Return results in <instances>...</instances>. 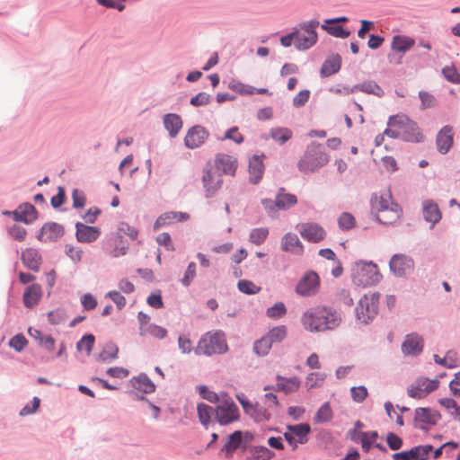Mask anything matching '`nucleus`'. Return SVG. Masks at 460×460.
I'll list each match as a JSON object with an SVG mask.
<instances>
[{"label": "nucleus", "instance_id": "1", "mask_svg": "<svg viewBox=\"0 0 460 460\" xmlns=\"http://www.w3.org/2000/svg\"><path fill=\"white\" fill-rule=\"evenodd\" d=\"M301 323L311 332L333 331L340 326L341 316L333 307L316 306L302 314Z\"/></svg>", "mask_w": 460, "mask_h": 460}, {"label": "nucleus", "instance_id": "2", "mask_svg": "<svg viewBox=\"0 0 460 460\" xmlns=\"http://www.w3.org/2000/svg\"><path fill=\"white\" fill-rule=\"evenodd\" d=\"M370 204L372 210L376 211L375 219L381 225H390L401 217L402 208L393 200L389 190L373 194Z\"/></svg>", "mask_w": 460, "mask_h": 460}, {"label": "nucleus", "instance_id": "3", "mask_svg": "<svg viewBox=\"0 0 460 460\" xmlns=\"http://www.w3.org/2000/svg\"><path fill=\"white\" fill-rule=\"evenodd\" d=\"M328 162L329 155L326 154L324 146L312 142L298 161L297 168L303 173H311L324 166Z\"/></svg>", "mask_w": 460, "mask_h": 460}, {"label": "nucleus", "instance_id": "4", "mask_svg": "<svg viewBox=\"0 0 460 460\" xmlns=\"http://www.w3.org/2000/svg\"><path fill=\"white\" fill-rule=\"evenodd\" d=\"M228 350L225 333L222 331L208 332L199 339L194 351L197 355L212 356Z\"/></svg>", "mask_w": 460, "mask_h": 460}, {"label": "nucleus", "instance_id": "5", "mask_svg": "<svg viewBox=\"0 0 460 460\" xmlns=\"http://www.w3.org/2000/svg\"><path fill=\"white\" fill-rule=\"evenodd\" d=\"M351 278L356 286L366 288L377 284L382 275L374 262L359 261L352 268Z\"/></svg>", "mask_w": 460, "mask_h": 460}, {"label": "nucleus", "instance_id": "6", "mask_svg": "<svg viewBox=\"0 0 460 460\" xmlns=\"http://www.w3.org/2000/svg\"><path fill=\"white\" fill-rule=\"evenodd\" d=\"M379 298L380 294L378 292H369L360 297L355 307L357 322L364 325L373 322L378 314Z\"/></svg>", "mask_w": 460, "mask_h": 460}, {"label": "nucleus", "instance_id": "7", "mask_svg": "<svg viewBox=\"0 0 460 460\" xmlns=\"http://www.w3.org/2000/svg\"><path fill=\"white\" fill-rule=\"evenodd\" d=\"M387 127L400 128L401 139L406 142L420 143L423 140V135L419 126L409 117L403 114L390 116Z\"/></svg>", "mask_w": 460, "mask_h": 460}, {"label": "nucleus", "instance_id": "8", "mask_svg": "<svg viewBox=\"0 0 460 460\" xmlns=\"http://www.w3.org/2000/svg\"><path fill=\"white\" fill-rule=\"evenodd\" d=\"M320 22L316 19L302 22L297 25V36L295 48L298 50H306L312 48L318 40L316 28Z\"/></svg>", "mask_w": 460, "mask_h": 460}, {"label": "nucleus", "instance_id": "9", "mask_svg": "<svg viewBox=\"0 0 460 460\" xmlns=\"http://www.w3.org/2000/svg\"><path fill=\"white\" fill-rule=\"evenodd\" d=\"M414 268V260L404 253L394 254L389 261V269L392 274L397 278H407L413 272Z\"/></svg>", "mask_w": 460, "mask_h": 460}, {"label": "nucleus", "instance_id": "10", "mask_svg": "<svg viewBox=\"0 0 460 460\" xmlns=\"http://www.w3.org/2000/svg\"><path fill=\"white\" fill-rule=\"evenodd\" d=\"M239 410L232 399H226L215 409L216 420L220 425H227L239 419Z\"/></svg>", "mask_w": 460, "mask_h": 460}, {"label": "nucleus", "instance_id": "11", "mask_svg": "<svg viewBox=\"0 0 460 460\" xmlns=\"http://www.w3.org/2000/svg\"><path fill=\"white\" fill-rule=\"evenodd\" d=\"M320 288V279L316 272L309 270L305 272L297 282L295 291L301 296H314Z\"/></svg>", "mask_w": 460, "mask_h": 460}, {"label": "nucleus", "instance_id": "12", "mask_svg": "<svg viewBox=\"0 0 460 460\" xmlns=\"http://www.w3.org/2000/svg\"><path fill=\"white\" fill-rule=\"evenodd\" d=\"M209 137V132L201 125L190 128L184 137V145L189 149L200 147Z\"/></svg>", "mask_w": 460, "mask_h": 460}, {"label": "nucleus", "instance_id": "13", "mask_svg": "<svg viewBox=\"0 0 460 460\" xmlns=\"http://www.w3.org/2000/svg\"><path fill=\"white\" fill-rule=\"evenodd\" d=\"M432 450L431 445H420L407 451L394 453L392 457L394 460H428Z\"/></svg>", "mask_w": 460, "mask_h": 460}, {"label": "nucleus", "instance_id": "14", "mask_svg": "<svg viewBox=\"0 0 460 460\" xmlns=\"http://www.w3.org/2000/svg\"><path fill=\"white\" fill-rule=\"evenodd\" d=\"M423 348L424 340L416 332L407 334L401 346L403 355L410 357L419 356L423 351Z\"/></svg>", "mask_w": 460, "mask_h": 460}, {"label": "nucleus", "instance_id": "15", "mask_svg": "<svg viewBox=\"0 0 460 460\" xmlns=\"http://www.w3.org/2000/svg\"><path fill=\"white\" fill-rule=\"evenodd\" d=\"M202 182L206 198H211L221 188L223 180L217 171L208 169L203 171Z\"/></svg>", "mask_w": 460, "mask_h": 460}, {"label": "nucleus", "instance_id": "16", "mask_svg": "<svg viewBox=\"0 0 460 460\" xmlns=\"http://www.w3.org/2000/svg\"><path fill=\"white\" fill-rule=\"evenodd\" d=\"M299 234L307 242L317 243L326 236L324 228L317 223L308 222L300 226Z\"/></svg>", "mask_w": 460, "mask_h": 460}, {"label": "nucleus", "instance_id": "17", "mask_svg": "<svg viewBox=\"0 0 460 460\" xmlns=\"http://www.w3.org/2000/svg\"><path fill=\"white\" fill-rule=\"evenodd\" d=\"M440 419V413L431 408L419 407L415 409V427L420 429H424L422 424L436 425Z\"/></svg>", "mask_w": 460, "mask_h": 460}, {"label": "nucleus", "instance_id": "18", "mask_svg": "<svg viewBox=\"0 0 460 460\" xmlns=\"http://www.w3.org/2000/svg\"><path fill=\"white\" fill-rule=\"evenodd\" d=\"M277 384L275 385L264 386V391L274 390L275 392H284L285 394H291L296 392L300 387V380L296 376L284 377L280 375L276 376Z\"/></svg>", "mask_w": 460, "mask_h": 460}, {"label": "nucleus", "instance_id": "19", "mask_svg": "<svg viewBox=\"0 0 460 460\" xmlns=\"http://www.w3.org/2000/svg\"><path fill=\"white\" fill-rule=\"evenodd\" d=\"M64 233L63 226L55 222H49L42 226L37 235V239L44 243L53 242L60 238Z\"/></svg>", "mask_w": 460, "mask_h": 460}, {"label": "nucleus", "instance_id": "20", "mask_svg": "<svg viewBox=\"0 0 460 460\" xmlns=\"http://www.w3.org/2000/svg\"><path fill=\"white\" fill-rule=\"evenodd\" d=\"M75 237L77 242L90 243L98 239L101 231L98 227L84 225L81 222L75 224Z\"/></svg>", "mask_w": 460, "mask_h": 460}, {"label": "nucleus", "instance_id": "21", "mask_svg": "<svg viewBox=\"0 0 460 460\" xmlns=\"http://www.w3.org/2000/svg\"><path fill=\"white\" fill-rule=\"evenodd\" d=\"M422 214L426 222L430 223L432 229L442 218L438 205L433 199H425L422 202Z\"/></svg>", "mask_w": 460, "mask_h": 460}, {"label": "nucleus", "instance_id": "22", "mask_svg": "<svg viewBox=\"0 0 460 460\" xmlns=\"http://www.w3.org/2000/svg\"><path fill=\"white\" fill-rule=\"evenodd\" d=\"M453 145V128L449 125L444 126L437 134L436 146L441 155L449 152Z\"/></svg>", "mask_w": 460, "mask_h": 460}, {"label": "nucleus", "instance_id": "23", "mask_svg": "<svg viewBox=\"0 0 460 460\" xmlns=\"http://www.w3.org/2000/svg\"><path fill=\"white\" fill-rule=\"evenodd\" d=\"M21 260L29 270L38 272L41 265V254L37 249L27 248L22 252Z\"/></svg>", "mask_w": 460, "mask_h": 460}, {"label": "nucleus", "instance_id": "24", "mask_svg": "<svg viewBox=\"0 0 460 460\" xmlns=\"http://www.w3.org/2000/svg\"><path fill=\"white\" fill-rule=\"evenodd\" d=\"M262 157L263 155H253L249 159V182L252 184H258L262 178L264 172Z\"/></svg>", "mask_w": 460, "mask_h": 460}, {"label": "nucleus", "instance_id": "25", "mask_svg": "<svg viewBox=\"0 0 460 460\" xmlns=\"http://www.w3.org/2000/svg\"><path fill=\"white\" fill-rule=\"evenodd\" d=\"M281 249L287 252L301 254L304 252L303 243L298 236L293 233H287L281 238Z\"/></svg>", "mask_w": 460, "mask_h": 460}, {"label": "nucleus", "instance_id": "26", "mask_svg": "<svg viewBox=\"0 0 460 460\" xmlns=\"http://www.w3.org/2000/svg\"><path fill=\"white\" fill-rule=\"evenodd\" d=\"M163 124L168 131L171 138H174L182 128L183 122L180 115L176 113H167L163 117Z\"/></svg>", "mask_w": 460, "mask_h": 460}, {"label": "nucleus", "instance_id": "27", "mask_svg": "<svg viewBox=\"0 0 460 460\" xmlns=\"http://www.w3.org/2000/svg\"><path fill=\"white\" fill-rule=\"evenodd\" d=\"M42 296V289L39 284H31L25 288L22 296V302L27 308H33L37 305Z\"/></svg>", "mask_w": 460, "mask_h": 460}, {"label": "nucleus", "instance_id": "28", "mask_svg": "<svg viewBox=\"0 0 460 460\" xmlns=\"http://www.w3.org/2000/svg\"><path fill=\"white\" fill-rule=\"evenodd\" d=\"M215 165L217 168L216 171H221L229 175H234L237 168L236 160L225 154H219L217 155Z\"/></svg>", "mask_w": 460, "mask_h": 460}, {"label": "nucleus", "instance_id": "29", "mask_svg": "<svg viewBox=\"0 0 460 460\" xmlns=\"http://www.w3.org/2000/svg\"><path fill=\"white\" fill-rule=\"evenodd\" d=\"M344 90L345 94H350L355 91H361L363 93L374 94L378 97L384 95V90L374 81L363 82L354 85L351 88H345Z\"/></svg>", "mask_w": 460, "mask_h": 460}, {"label": "nucleus", "instance_id": "30", "mask_svg": "<svg viewBox=\"0 0 460 460\" xmlns=\"http://www.w3.org/2000/svg\"><path fill=\"white\" fill-rule=\"evenodd\" d=\"M29 335L33 338L39 346L43 348L45 350L51 352L55 349V340L50 335L42 333L40 330L30 327L28 329Z\"/></svg>", "mask_w": 460, "mask_h": 460}, {"label": "nucleus", "instance_id": "31", "mask_svg": "<svg viewBox=\"0 0 460 460\" xmlns=\"http://www.w3.org/2000/svg\"><path fill=\"white\" fill-rule=\"evenodd\" d=\"M341 66V57L339 54H333L324 60L320 74L323 77L331 76L340 71Z\"/></svg>", "mask_w": 460, "mask_h": 460}, {"label": "nucleus", "instance_id": "32", "mask_svg": "<svg viewBox=\"0 0 460 460\" xmlns=\"http://www.w3.org/2000/svg\"><path fill=\"white\" fill-rule=\"evenodd\" d=\"M276 198L278 199L279 208L288 210L297 203L296 195L287 192L286 189L281 187L278 190Z\"/></svg>", "mask_w": 460, "mask_h": 460}, {"label": "nucleus", "instance_id": "33", "mask_svg": "<svg viewBox=\"0 0 460 460\" xmlns=\"http://www.w3.org/2000/svg\"><path fill=\"white\" fill-rule=\"evenodd\" d=\"M243 443V431L235 430L228 436L227 442L224 445L221 451L226 454L227 457L232 456L234 452L241 447Z\"/></svg>", "mask_w": 460, "mask_h": 460}, {"label": "nucleus", "instance_id": "34", "mask_svg": "<svg viewBox=\"0 0 460 460\" xmlns=\"http://www.w3.org/2000/svg\"><path fill=\"white\" fill-rule=\"evenodd\" d=\"M287 429L300 444H305L307 442V437L311 431L310 426L306 423L288 425Z\"/></svg>", "mask_w": 460, "mask_h": 460}, {"label": "nucleus", "instance_id": "35", "mask_svg": "<svg viewBox=\"0 0 460 460\" xmlns=\"http://www.w3.org/2000/svg\"><path fill=\"white\" fill-rule=\"evenodd\" d=\"M131 383L135 389L144 394H151L155 390V384L146 374H140L138 376L133 377Z\"/></svg>", "mask_w": 460, "mask_h": 460}, {"label": "nucleus", "instance_id": "36", "mask_svg": "<svg viewBox=\"0 0 460 460\" xmlns=\"http://www.w3.org/2000/svg\"><path fill=\"white\" fill-rule=\"evenodd\" d=\"M415 44L412 38L402 35H395L393 37L391 48L396 52L405 53Z\"/></svg>", "mask_w": 460, "mask_h": 460}, {"label": "nucleus", "instance_id": "37", "mask_svg": "<svg viewBox=\"0 0 460 460\" xmlns=\"http://www.w3.org/2000/svg\"><path fill=\"white\" fill-rule=\"evenodd\" d=\"M293 137L292 130L284 128V127H277L272 128L270 130V137L272 138L279 145L282 146L287 143Z\"/></svg>", "mask_w": 460, "mask_h": 460}, {"label": "nucleus", "instance_id": "38", "mask_svg": "<svg viewBox=\"0 0 460 460\" xmlns=\"http://www.w3.org/2000/svg\"><path fill=\"white\" fill-rule=\"evenodd\" d=\"M128 251V243L123 239L120 234H116L114 237V246L110 250V255L113 258H118L125 255Z\"/></svg>", "mask_w": 460, "mask_h": 460}, {"label": "nucleus", "instance_id": "39", "mask_svg": "<svg viewBox=\"0 0 460 460\" xmlns=\"http://www.w3.org/2000/svg\"><path fill=\"white\" fill-rule=\"evenodd\" d=\"M197 411L201 425L205 427V429H208L211 415L215 412V409L206 403L200 402L197 406Z\"/></svg>", "mask_w": 460, "mask_h": 460}, {"label": "nucleus", "instance_id": "40", "mask_svg": "<svg viewBox=\"0 0 460 460\" xmlns=\"http://www.w3.org/2000/svg\"><path fill=\"white\" fill-rule=\"evenodd\" d=\"M333 412L329 402H324L316 411L314 421L315 423H326L332 420Z\"/></svg>", "mask_w": 460, "mask_h": 460}, {"label": "nucleus", "instance_id": "41", "mask_svg": "<svg viewBox=\"0 0 460 460\" xmlns=\"http://www.w3.org/2000/svg\"><path fill=\"white\" fill-rule=\"evenodd\" d=\"M333 23H325V21L322 24V29L328 32L330 35L340 38L346 39L350 35V31L344 29L341 25H332Z\"/></svg>", "mask_w": 460, "mask_h": 460}, {"label": "nucleus", "instance_id": "42", "mask_svg": "<svg viewBox=\"0 0 460 460\" xmlns=\"http://www.w3.org/2000/svg\"><path fill=\"white\" fill-rule=\"evenodd\" d=\"M271 341L264 335L253 343V351L259 357L267 356L272 347Z\"/></svg>", "mask_w": 460, "mask_h": 460}, {"label": "nucleus", "instance_id": "43", "mask_svg": "<svg viewBox=\"0 0 460 460\" xmlns=\"http://www.w3.org/2000/svg\"><path fill=\"white\" fill-rule=\"evenodd\" d=\"M338 226L342 231H349L356 226V219L349 212H342L337 219Z\"/></svg>", "mask_w": 460, "mask_h": 460}, {"label": "nucleus", "instance_id": "44", "mask_svg": "<svg viewBox=\"0 0 460 460\" xmlns=\"http://www.w3.org/2000/svg\"><path fill=\"white\" fill-rule=\"evenodd\" d=\"M265 335L272 344L279 343L287 337V327L285 325L273 327Z\"/></svg>", "mask_w": 460, "mask_h": 460}, {"label": "nucleus", "instance_id": "45", "mask_svg": "<svg viewBox=\"0 0 460 460\" xmlns=\"http://www.w3.org/2000/svg\"><path fill=\"white\" fill-rule=\"evenodd\" d=\"M326 378V375L321 372H313L307 375L305 386L308 390L321 387Z\"/></svg>", "mask_w": 460, "mask_h": 460}, {"label": "nucleus", "instance_id": "46", "mask_svg": "<svg viewBox=\"0 0 460 460\" xmlns=\"http://www.w3.org/2000/svg\"><path fill=\"white\" fill-rule=\"evenodd\" d=\"M18 208L22 217L27 220H30V224L37 219L38 212L32 204L24 202L19 205Z\"/></svg>", "mask_w": 460, "mask_h": 460}, {"label": "nucleus", "instance_id": "47", "mask_svg": "<svg viewBox=\"0 0 460 460\" xmlns=\"http://www.w3.org/2000/svg\"><path fill=\"white\" fill-rule=\"evenodd\" d=\"M95 342L94 335L88 333L84 334L76 343V349L78 351L84 350L87 355H90Z\"/></svg>", "mask_w": 460, "mask_h": 460}, {"label": "nucleus", "instance_id": "48", "mask_svg": "<svg viewBox=\"0 0 460 460\" xmlns=\"http://www.w3.org/2000/svg\"><path fill=\"white\" fill-rule=\"evenodd\" d=\"M253 460H270L275 454L264 446H254L251 448Z\"/></svg>", "mask_w": 460, "mask_h": 460}, {"label": "nucleus", "instance_id": "49", "mask_svg": "<svg viewBox=\"0 0 460 460\" xmlns=\"http://www.w3.org/2000/svg\"><path fill=\"white\" fill-rule=\"evenodd\" d=\"M269 235V229L266 227L254 228L250 232L249 241L256 245L264 243Z\"/></svg>", "mask_w": 460, "mask_h": 460}, {"label": "nucleus", "instance_id": "50", "mask_svg": "<svg viewBox=\"0 0 460 460\" xmlns=\"http://www.w3.org/2000/svg\"><path fill=\"white\" fill-rule=\"evenodd\" d=\"M278 204V199L277 198L275 197V199H261V205L263 207V208L266 210L268 216L271 218H277L279 217V210H280L279 208V205Z\"/></svg>", "mask_w": 460, "mask_h": 460}, {"label": "nucleus", "instance_id": "51", "mask_svg": "<svg viewBox=\"0 0 460 460\" xmlns=\"http://www.w3.org/2000/svg\"><path fill=\"white\" fill-rule=\"evenodd\" d=\"M237 288L240 292L246 295H255L261 291V287L256 286L252 281L247 279L239 280Z\"/></svg>", "mask_w": 460, "mask_h": 460}, {"label": "nucleus", "instance_id": "52", "mask_svg": "<svg viewBox=\"0 0 460 460\" xmlns=\"http://www.w3.org/2000/svg\"><path fill=\"white\" fill-rule=\"evenodd\" d=\"M287 314V308L283 302H277L267 309L266 314L271 319H279Z\"/></svg>", "mask_w": 460, "mask_h": 460}, {"label": "nucleus", "instance_id": "53", "mask_svg": "<svg viewBox=\"0 0 460 460\" xmlns=\"http://www.w3.org/2000/svg\"><path fill=\"white\" fill-rule=\"evenodd\" d=\"M441 72L447 81L452 84H460V73L455 66H446L442 68Z\"/></svg>", "mask_w": 460, "mask_h": 460}, {"label": "nucleus", "instance_id": "54", "mask_svg": "<svg viewBox=\"0 0 460 460\" xmlns=\"http://www.w3.org/2000/svg\"><path fill=\"white\" fill-rule=\"evenodd\" d=\"M66 312L64 308H57L48 313V320L50 324L58 325L66 320Z\"/></svg>", "mask_w": 460, "mask_h": 460}, {"label": "nucleus", "instance_id": "55", "mask_svg": "<svg viewBox=\"0 0 460 460\" xmlns=\"http://www.w3.org/2000/svg\"><path fill=\"white\" fill-rule=\"evenodd\" d=\"M119 348L112 342L106 345L102 352L99 354V359L108 361L118 358Z\"/></svg>", "mask_w": 460, "mask_h": 460}, {"label": "nucleus", "instance_id": "56", "mask_svg": "<svg viewBox=\"0 0 460 460\" xmlns=\"http://www.w3.org/2000/svg\"><path fill=\"white\" fill-rule=\"evenodd\" d=\"M28 344V341L22 333L15 334L8 342L9 347L17 352H22Z\"/></svg>", "mask_w": 460, "mask_h": 460}, {"label": "nucleus", "instance_id": "57", "mask_svg": "<svg viewBox=\"0 0 460 460\" xmlns=\"http://www.w3.org/2000/svg\"><path fill=\"white\" fill-rule=\"evenodd\" d=\"M8 235L18 242H22L27 235V231L23 226L18 225H13L7 227Z\"/></svg>", "mask_w": 460, "mask_h": 460}, {"label": "nucleus", "instance_id": "58", "mask_svg": "<svg viewBox=\"0 0 460 460\" xmlns=\"http://www.w3.org/2000/svg\"><path fill=\"white\" fill-rule=\"evenodd\" d=\"M420 387L428 394L438 389L439 382L437 379L430 380L427 377H419L415 380Z\"/></svg>", "mask_w": 460, "mask_h": 460}, {"label": "nucleus", "instance_id": "59", "mask_svg": "<svg viewBox=\"0 0 460 460\" xmlns=\"http://www.w3.org/2000/svg\"><path fill=\"white\" fill-rule=\"evenodd\" d=\"M221 141L229 139L234 141L235 144H242L244 140L243 135L239 132L238 127H232L228 128L226 132L223 137L218 138Z\"/></svg>", "mask_w": 460, "mask_h": 460}, {"label": "nucleus", "instance_id": "60", "mask_svg": "<svg viewBox=\"0 0 460 460\" xmlns=\"http://www.w3.org/2000/svg\"><path fill=\"white\" fill-rule=\"evenodd\" d=\"M65 253L74 263H78L82 261L83 250L79 247H75L72 244H66Z\"/></svg>", "mask_w": 460, "mask_h": 460}, {"label": "nucleus", "instance_id": "61", "mask_svg": "<svg viewBox=\"0 0 460 460\" xmlns=\"http://www.w3.org/2000/svg\"><path fill=\"white\" fill-rule=\"evenodd\" d=\"M350 395L354 402L360 403L367 397L368 392L365 385L353 386L350 388Z\"/></svg>", "mask_w": 460, "mask_h": 460}, {"label": "nucleus", "instance_id": "62", "mask_svg": "<svg viewBox=\"0 0 460 460\" xmlns=\"http://www.w3.org/2000/svg\"><path fill=\"white\" fill-rule=\"evenodd\" d=\"M229 89L238 93L241 95H252L253 94V86L244 84L240 82L233 81L228 84Z\"/></svg>", "mask_w": 460, "mask_h": 460}, {"label": "nucleus", "instance_id": "63", "mask_svg": "<svg viewBox=\"0 0 460 460\" xmlns=\"http://www.w3.org/2000/svg\"><path fill=\"white\" fill-rule=\"evenodd\" d=\"M147 334L151 335L154 338L162 340L166 337L167 330L157 324L150 323L147 326V329L145 331V336Z\"/></svg>", "mask_w": 460, "mask_h": 460}, {"label": "nucleus", "instance_id": "64", "mask_svg": "<svg viewBox=\"0 0 460 460\" xmlns=\"http://www.w3.org/2000/svg\"><path fill=\"white\" fill-rule=\"evenodd\" d=\"M40 404V399L37 396H34L31 402L27 403L20 410L19 415L21 417H24L35 413L38 411Z\"/></svg>", "mask_w": 460, "mask_h": 460}]
</instances>
